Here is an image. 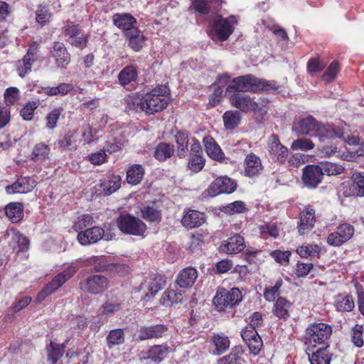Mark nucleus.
<instances>
[{
    "instance_id": "obj_1",
    "label": "nucleus",
    "mask_w": 364,
    "mask_h": 364,
    "mask_svg": "<svg viewBox=\"0 0 364 364\" xmlns=\"http://www.w3.org/2000/svg\"><path fill=\"white\" fill-rule=\"evenodd\" d=\"M168 89L161 85L143 95L144 112L151 114L164 109L168 103Z\"/></svg>"
},
{
    "instance_id": "obj_2",
    "label": "nucleus",
    "mask_w": 364,
    "mask_h": 364,
    "mask_svg": "<svg viewBox=\"0 0 364 364\" xmlns=\"http://www.w3.org/2000/svg\"><path fill=\"white\" fill-rule=\"evenodd\" d=\"M242 293L238 288H232L228 291L225 289H219L214 296L213 303L219 311H223L226 308H232L242 301Z\"/></svg>"
},
{
    "instance_id": "obj_3",
    "label": "nucleus",
    "mask_w": 364,
    "mask_h": 364,
    "mask_svg": "<svg viewBox=\"0 0 364 364\" xmlns=\"http://www.w3.org/2000/svg\"><path fill=\"white\" fill-rule=\"evenodd\" d=\"M116 223L119 229L125 234L142 236L146 230V225L142 220L129 213H121Z\"/></svg>"
},
{
    "instance_id": "obj_4",
    "label": "nucleus",
    "mask_w": 364,
    "mask_h": 364,
    "mask_svg": "<svg viewBox=\"0 0 364 364\" xmlns=\"http://www.w3.org/2000/svg\"><path fill=\"white\" fill-rule=\"evenodd\" d=\"M62 32L65 41L71 46L78 48H83L87 46V36L80 24L68 21L62 28Z\"/></svg>"
},
{
    "instance_id": "obj_5",
    "label": "nucleus",
    "mask_w": 364,
    "mask_h": 364,
    "mask_svg": "<svg viewBox=\"0 0 364 364\" xmlns=\"http://www.w3.org/2000/svg\"><path fill=\"white\" fill-rule=\"evenodd\" d=\"M77 272V268L75 266H69L65 269L62 272L58 274L51 282L48 283L43 289L38 293L37 296V301L38 303L43 301L48 295L54 293L63 284L70 279Z\"/></svg>"
},
{
    "instance_id": "obj_6",
    "label": "nucleus",
    "mask_w": 364,
    "mask_h": 364,
    "mask_svg": "<svg viewBox=\"0 0 364 364\" xmlns=\"http://www.w3.org/2000/svg\"><path fill=\"white\" fill-rule=\"evenodd\" d=\"M259 78L247 74L239 76L232 79L231 83L228 85L225 90V94H230L232 92H258Z\"/></svg>"
},
{
    "instance_id": "obj_7",
    "label": "nucleus",
    "mask_w": 364,
    "mask_h": 364,
    "mask_svg": "<svg viewBox=\"0 0 364 364\" xmlns=\"http://www.w3.org/2000/svg\"><path fill=\"white\" fill-rule=\"evenodd\" d=\"M331 333V326L324 323H314L306 328L304 338L309 343H324Z\"/></svg>"
},
{
    "instance_id": "obj_8",
    "label": "nucleus",
    "mask_w": 364,
    "mask_h": 364,
    "mask_svg": "<svg viewBox=\"0 0 364 364\" xmlns=\"http://www.w3.org/2000/svg\"><path fill=\"white\" fill-rule=\"evenodd\" d=\"M227 95L229 96L230 105L242 112H253L256 113L262 109L250 95L244 92H232V93Z\"/></svg>"
},
{
    "instance_id": "obj_9",
    "label": "nucleus",
    "mask_w": 364,
    "mask_h": 364,
    "mask_svg": "<svg viewBox=\"0 0 364 364\" xmlns=\"http://www.w3.org/2000/svg\"><path fill=\"white\" fill-rule=\"evenodd\" d=\"M236 23L235 16H230L228 18L217 16L213 20L212 27L217 38L221 41H225L232 33L234 25Z\"/></svg>"
},
{
    "instance_id": "obj_10",
    "label": "nucleus",
    "mask_w": 364,
    "mask_h": 364,
    "mask_svg": "<svg viewBox=\"0 0 364 364\" xmlns=\"http://www.w3.org/2000/svg\"><path fill=\"white\" fill-rule=\"evenodd\" d=\"M237 188V183L227 176L217 178L210 183L207 193L209 196L214 197L222 193H232Z\"/></svg>"
},
{
    "instance_id": "obj_11",
    "label": "nucleus",
    "mask_w": 364,
    "mask_h": 364,
    "mask_svg": "<svg viewBox=\"0 0 364 364\" xmlns=\"http://www.w3.org/2000/svg\"><path fill=\"white\" fill-rule=\"evenodd\" d=\"M80 289L92 294H98L105 291L109 286L107 278L102 275H92L80 284Z\"/></svg>"
},
{
    "instance_id": "obj_12",
    "label": "nucleus",
    "mask_w": 364,
    "mask_h": 364,
    "mask_svg": "<svg viewBox=\"0 0 364 364\" xmlns=\"http://www.w3.org/2000/svg\"><path fill=\"white\" fill-rule=\"evenodd\" d=\"M354 234V228L347 223L341 224L336 228V231L331 233L327 237L329 245L339 247L349 240Z\"/></svg>"
},
{
    "instance_id": "obj_13",
    "label": "nucleus",
    "mask_w": 364,
    "mask_h": 364,
    "mask_svg": "<svg viewBox=\"0 0 364 364\" xmlns=\"http://www.w3.org/2000/svg\"><path fill=\"white\" fill-rule=\"evenodd\" d=\"M268 152L272 160L279 164H284L288 156V149L282 145L276 134H272L269 139Z\"/></svg>"
},
{
    "instance_id": "obj_14",
    "label": "nucleus",
    "mask_w": 364,
    "mask_h": 364,
    "mask_svg": "<svg viewBox=\"0 0 364 364\" xmlns=\"http://www.w3.org/2000/svg\"><path fill=\"white\" fill-rule=\"evenodd\" d=\"M57 68L65 69L70 63L71 56L63 43L55 41L50 51Z\"/></svg>"
},
{
    "instance_id": "obj_15",
    "label": "nucleus",
    "mask_w": 364,
    "mask_h": 364,
    "mask_svg": "<svg viewBox=\"0 0 364 364\" xmlns=\"http://www.w3.org/2000/svg\"><path fill=\"white\" fill-rule=\"evenodd\" d=\"M170 351L171 347L166 343L154 345L147 350L141 352V359L159 363L168 355Z\"/></svg>"
},
{
    "instance_id": "obj_16",
    "label": "nucleus",
    "mask_w": 364,
    "mask_h": 364,
    "mask_svg": "<svg viewBox=\"0 0 364 364\" xmlns=\"http://www.w3.org/2000/svg\"><path fill=\"white\" fill-rule=\"evenodd\" d=\"M317 123L318 121L312 116L299 118L294 121L292 131L297 136L309 135L311 137Z\"/></svg>"
},
{
    "instance_id": "obj_17",
    "label": "nucleus",
    "mask_w": 364,
    "mask_h": 364,
    "mask_svg": "<svg viewBox=\"0 0 364 364\" xmlns=\"http://www.w3.org/2000/svg\"><path fill=\"white\" fill-rule=\"evenodd\" d=\"M322 179V172L318 166H306L303 169L302 181L306 186L314 188Z\"/></svg>"
},
{
    "instance_id": "obj_18",
    "label": "nucleus",
    "mask_w": 364,
    "mask_h": 364,
    "mask_svg": "<svg viewBox=\"0 0 364 364\" xmlns=\"http://www.w3.org/2000/svg\"><path fill=\"white\" fill-rule=\"evenodd\" d=\"M341 136V132L339 129L331 124H323L318 122L311 137L318 138L320 141H325L326 139Z\"/></svg>"
},
{
    "instance_id": "obj_19",
    "label": "nucleus",
    "mask_w": 364,
    "mask_h": 364,
    "mask_svg": "<svg viewBox=\"0 0 364 364\" xmlns=\"http://www.w3.org/2000/svg\"><path fill=\"white\" fill-rule=\"evenodd\" d=\"M138 77L137 67L133 65L124 67L118 75L119 83L127 90L134 87Z\"/></svg>"
},
{
    "instance_id": "obj_20",
    "label": "nucleus",
    "mask_w": 364,
    "mask_h": 364,
    "mask_svg": "<svg viewBox=\"0 0 364 364\" xmlns=\"http://www.w3.org/2000/svg\"><path fill=\"white\" fill-rule=\"evenodd\" d=\"M105 230L98 226H95L80 231L77 235V240L81 245L94 244L103 238Z\"/></svg>"
},
{
    "instance_id": "obj_21",
    "label": "nucleus",
    "mask_w": 364,
    "mask_h": 364,
    "mask_svg": "<svg viewBox=\"0 0 364 364\" xmlns=\"http://www.w3.org/2000/svg\"><path fill=\"white\" fill-rule=\"evenodd\" d=\"M168 331V327L164 324L141 326L139 328L138 338L140 341L162 338Z\"/></svg>"
},
{
    "instance_id": "obj_22",
    "label": "nucleus",
    "mask_w": 364,
    "mask_h": 364,
    "mask_svg": "<svg viewBox=\"0 0 364 364\" xmlns=\"http://www.w3.org/2000/svg\"><path fill=\"white\" fill-rule=\"evenodd\" d=\"M36 186V181L31 177H21L11 185L6 187L8 193H23L31 192Z\"/></svg>"
},
{
    "instance_id": "obj_23",
    "label": "nucleus",
    "mask_w": 364,
    "mask_h": 364,
    "mask_svg": "<svg viewBox=\"0 0 364 364\" xmlns=\"http://www.w3.org/2000/svg\"><path fill=\"white\" fill-rule=\"evenodd\" d=\"M316 222L315 210L311 206H307L301 213L300 223L297 227L300 235H304L310 231Z\"/></svg>"
},
{
    "instance_id": "obj_24",
    "label": "nucleus",
    "mask_w": 364,
    "mask_h": 364,
    "mask_svg": "<svg viewBox=\"0 0 364 364\" xmlns=\"http://www.w3.org/2000/svg\"><path fill=\"white\" fill-rule=\"evenodd\" d=\"M245 240L240 235H235L228 238L225 243L220 245L221 251L228 254H237L244 250Z\"/></svg>"
},
{
    "instance_id": "obj_25",
    "label": "nucleus",
    "mask_w": 364,
    "mask_h": 364,
    "mask_svg": "<svg viewBox=\"0 0 364 364\" xmlns=\"http://www.w3.org/2000/svg\"><path fill=\"white\" fill-rule=\"evenodd\" d=\"M198 276V272L195 268L186 267L178 273L176 282L181 288H191L194 284Z\"/></svg>"
},
{
    "instance_id": "obj_26",
    "label": "nucleus",
    "mask_w": 364,
    "mask_h": 364,
    "mask_svg": "<svg viewBox=\"0 0 364 364\" xmlns=\"http://www.w3.org/2000/svg\"><path fill=\"white\" fill-rule=\"evenodd\" d=\"M124 36L128 41L129 46L136 52L139 51L143 48L146 40L143 33L137 27L127 31Z\"/></svg>"
},
{
    "instance_id": "obj_27",
    "label": "nucleus",
    "mask_w": 364,
    "mask_h": 364,
    "mask_svg": "<svg viewBox=\"0 0 364 364\" xmlns=\"http://www.w3.org/2000/svg\"><path fill=\"white\" fill-rule=\"evenodd\" d=\"M262 169L263 166L259 157L253 153L247 155L245 160V172L246 176L253 177L259 174Z\"/></svg>"
},
{
    "instance_id": "obj_28",
    "label": "nucleus",
    "mask_w": 364,
    "mask_h": 364,
    "mask_svg": "<svg viewBox=\"0 0 364 364\" xmlns=\"http://www.w3.org/2000/svg\"><path fill=\"white\" fill-rule=\"evenodd\" d=\"M114 24L122 29L124 32V35L127 31L136 27V19L129 14H115L113 16Z\"/></svg>"
},
{
    "instance_id": "obj_29",
    "label": "nucleus",
    "mask_w": 364,
    "mask_h": 364,
    "mask_svg": "<svg viewBox=\"0 0 364 364\" xmlns=\"http://www.w3.org/2000/svg\"><path fill=\"white\" fill-rule=\"evenodd\" d=\"M205 222V215L203 213L191 210H189L182 218V225L189 229L200 226Z\"/></svg>"
},
{
    "instance_id": "obj_30",
    "label": "nucleus",
    "mask_w": 364,
    "mask_h": 364,
    "mask_svg": "<svg viewBox=\"0 0 364 364\" xmlns=\"http://www.w3.org/2000/svg\"><path fill=\"white\" fill-rule=\"evenodd\" d=\"M222 0H191V7L200 14H208L212 9L216 10Z\"/></svg>"
},
{
    "instance_id": "obj_31",
    "label": "nucleus",
    "mask_w": 364,
    "mask_h": 364,
    "mask_svg": "<svg viewBox=\"0 0 364 364\" xmlns=\"http://www.w3.org/2000/svg\"><path fill=\"white\" fill-rule=\"evenodd\" d=\"M334 306L339 312H350L355 307V303L351 295L338 294L335 298Z\"/></svg>"
},
{
    "instance_id": "obj_32",
    "label": "nucleus",
    "mask_w": 364,
    "mask_h": 364,
    "mask_svg": "<svg viewBox=\"0 0 364 364\" xmlns=\"http://www.w3.org/2000/svg\"><path fill=\"white\" fill-rule=\"evenodd\" d=\"M207 154L214 160L221 161L224 159V154L220 147L211 136L203 139Z\"/></svg>"
},
{
    "instance_id": "obj_33",
    "label": "nucleus",
    "mask_w": 364,
    "mask_h": 364,
    "mask_svg": "<svg viewBox=\"0 0 364 364\" xmlns=\"http://www.w3.org/2000/svg\"><path fill=\"white\" fill-rule=\"evenodd\" d=\"M126 105L125 111L129 112L131 111H144V103L143 95L139 93L129 95L124 98Z\"/></svg>"
},
{
    "instance_id": "obj_34",
    "label": "nucleus",
    "mask_w": 364,
    "mask_h": 364,
    "mask_svg": "<svg viewBox=\"0 0 364 364\" xmlns=\"http://www.w3.org/2000/svg\"><path fill=\"white\" fill-rule=\"evenodd\" d=\"M211 343L215 346L213 354L220 355L230 348V340L224 333L215 334L211 338Z\"/></svg>"
},
{
    "instance_id": "obj_35",
    "label": "nucleus",
    "mask_w": 364,
    "mask_h": 364,
    "mask_svg": "<svg viewBox=\"0 0 364 364\" xmlns=\"http://www.w3.org/2000/svg\"><path fill=\"white\" fill-rule=\"evenodd\" d=\"M6 216L13 223L21 221L23 218V207L21 203H11L5 208Z\"/></svg>"
},
{
    "instance_id": "obj_36",
    "label": "nucleus",
    "mask_w": 364,
    "mask_h": 364,
    "mask_svg": "<svg viewBox=\"0 0 364 364\" xmlns=\"http://www.w3.org/2000/svg\"><path fill=\"white\" fill-rule=\"evenodd\" d=\"M100 186L102 188V193L104 195H110L120 188L121 178L117 175L109 176L107 178L104 179L101 183Z\"/></svg>"
},
{
    "instance_id": "obj_37",
    "label": "nucleus",
    "mask_w": 364,
    "mask_h": 364,
    "mask_svg": "<svg viewBox=\"0 0 364 364\" xmlns=\"http://www.w3.org/2000/svg\"><path fill=\"white\" fill-rule=\"evenodd\" d=\"M328 348L329 346H326L324 348H318L311 356L309 355L311 364H330L331 355Z\"/></svg>"
},
{
    "instance_id": "obj_38",
    "label": "nucleus",
    "mask_w": 364,
    "mask_h": 364,
    "mask_svg": "<svg viewBox=\"0 0 364 364\" xmlns=\"http://www.w3.org/2000/svg\"><path fill=\"white\" fill-rule=\"evenodd\" d=\"M175 152V146L172 144L160 142L156 147L154 151L155 158L164 161L168 158L171 157Z\"/></svg>"
},
{
    "instance_id": "obj_39",
    "label": "nucleus",
    "mask_w": 364,
    "mask_h": 364,
    "mask_svg": "<svg viewBox=\"0 0 364 364\" xmlns=\"http://www.w3.org/2000/svg\"><path fill=\"white\" fill-rule=\"evenodd\" d=\"M149 279L148 289L149 292L146 294V297L154 296L166 284V277L164 275H153Z\"/></svg>"
},
{
    "instance_id": "obj_40",
    "label": "nucleus",
    "mask_w": 364,
    "mask_h": 364,
    "mask_svg": "<svg viewBox=\"0 0 364 364\" xmlns=\"http://www.w3.org/2000/svg\"><path fill=\"white\" fill-rule=\"evenodd\" d=\"M175 139L177 144L178 156L179 158H184L188 151V133L187 132L178 131L175 135Z\"/></svg>"
},
{
    "instance_id": "obj_41",
    "label": "nucleus",
    "mask_w": 364,
    "mask_h": 364,
    "mask_svg": "<svg viewBox=\"0 0 364 364\" xmlns=\"http://www.w3.org/2000/svg\"><path fill=\"white\" fill-rule=\"evenodd\" d=\"M224 126L227 129L232 130L238 127L241 121V114L237 110L226 111L223 116Z\"/></svg>"
},
{
    "instance_id": "obj_42",
    "label": "nucleus",
    "mask_w": 364,
    "mask_h": 364,
    "mask_svg": "<svg viewBox=\"0 0 364 364\" xmlns=\"http://www.w3.org/2000/svg\"><path fill=\"white\" fill-rule=\"evenodd\" d=\"M291 303L283 297H279L274 306L273 313L279 318L286 319L289 316Z\"/></svg>"
},
{
    "instance_id": "obj_43",
    "label": "nucleus",
    "mask_w": 364,
    "mask_h": 364,
    "mask_svg": "<svg viewBox=\"0 0 364 364\" xmlns=\"http://www.w3.org/2000/svg\"><path fill=\"white\" fill-rule=\"evenodd\" d=\"M10 231L13 235L12 241L16 244L14 249L17 252L27 251L30 245L29 240L16 229L12 228Z\"/></svg>"
},
{
    "instance_id": "obj_44",
    "label": "nucleus",
    "mask_w": 364,
    "mask_h": 364,
    "mask_svg": "<svg viewBox=\"0 0 364 364\" xmlns=\"http://www.w3.org/2000/svg\"><path fill=\"white\" fill-rule=\"evenodd\" d=\"M91 264L94 265V270L97 272H104L106 270H112V267L117 272L124 268L121 264H108L105 258L99 257H93L90 259Z\"/></svg>"
},
{
    "instance_id": "obj_45",
    "label": "nucleus",
    "mask_w": 364,
    "mask_h": 364,
    "mask_svg": "<svg viewBox=\"0 0 364 364\" xmlns=\"http://www.w3.org/2000/svg\"><path fill=\"white\" fill-rule=\"evenodd\" d=\"M144 175V168L139 164L132 166L127 172V181L129 184L136 185L141 182Z\"/></svg>"
},
{
    "instance_id": "obj_46",
    "label": "nucleus",
    "mask_w": 364,
    "mask_h": 364,
    "mask_svg": "<svg viewBox=\"0 0 364 364\" xmlns=\"http://www.w3.org/2000/svg\"><path fill=\"white\" fill-rule=\"evenodd\" d=\"M50 148L44 143H38L34 146L31 159L34 161H45L48 159Z\"/></svg>"
},
{
    "instance_id": "obj_47",
    "label": "nucleus",
    "mask_w": 364,
    "mask_h": 364,
    "mask_svg": "<svg viewBox=\"0 0 364 364\" xmlns=\"http://www.w3.org/2000/svg\"><path fill=\"white\" fill-rule=\"evenodd\" d=\"M240 348L235 347L231 352L218 360L217 364H242L243 359L240 356Z\"/></svg>"
},
{
    "instance_id": "obj_48",
    "label": "nucleus",
    "mask_w": 364,
    "mask_h": 364,
    "mask_svg": "<svg viewBox=\"0 0 364 364\" xmlns=\"http://www.w3.org/2000/svg\"><path fill=\"white\" fill-rule=\"evenodd\" d=\"M318 166L321 168L322 176L324 174L328 176L339 175L344 171V168L341 165L328 161L321 162Z\"/></svg>"
},
{
    "instance_id": "obj_49",
    "label": "nucleus",
    "mask_w": 364,
    "mask_h": 364,
    "mask_svg": "<svg viewBox=\"0 0 364 364\" xmlns=\"http://www.w3.org/2000/svg\"><path fill=\"white\" fill-rule=\"evenodd\" d=\"M64 353L63 345H59L51 342L50 348H48V361L50 364H56Z\"/></svg>"
},
{
    "instance_id": "obj_50",
    "label": "nucleus",
    "mask_w": 364,
    "mask_h": 364,
    "mask_svg": "<svg viewBox=\"0 0 364 364\" xmlns=\"http://www.w3.org/2000/svg\"><path fill=\"white\" fill-rule=\"evenodd\" d=\"M36 58H30L23 56L21 60L16 63V70L21 77H24L26 75L31 71L33 64Z\"/></svg>"
},
{
    "instance_id": "obj_51",
    "label": "nucleus",
    "mask_w": 364,
    "mask_h": 364,
    "mask_svg": "<svg viewBox=\"0 0 364 364\" xmlns=\"http://www.w3.org/2000/svg\"><path fill=\"white\" fill-rule=\"evenodd\" d=\"M109 348L121 345L124 342V333L122 329L117 328L109 331L106 338Z\"/></svg>"
},
{
    "instance_id": "obj_52",
    "label": "nucleus",
    "mask_w": 364,
    "mask_h": 364,
    "mask_svg": "<svg viewBox=\"0 0 364 364\" xmlns=\"http://www.w3.org/2000/svg\"><path fill=\"white\" fill-rule=\"evenodd\" d=\"M164 305H171L174 304L181 303L183 300V294L181 291L169 290L166 291L162 295Z\"/></svg>"
},
{
    "instance_id": "obj_53",
    "label": "nucleus",
    "mask_w": 364,
    "mask_h": 364,
    "mask_svg": "<svg viewBox=\"0 0 364 364\" xmlns=\"http://www.w3.org/2000/svg\"><path fill=\"white\" fill-rule=\"evenodd\" d=\"M321 248L317 245H302L296 249V252L301 257H318Z\"/></svg>"
},
{
    "instance_id": "obj_54",
    "label": "nucleus",
    "mask_w": 364,
    "mask_h": 364,
    "mask_svg": "<svg viewBox=\"0 0 364 364\" xmlns=\"http://www.w3.org/2000/svg\"><path fill=\"white\" fill-rule=\"evenodd\" d=\"M141 214L144 219L151 222L159 223L161 220V213L159 210L151 206H145L141 209Z\"/></svg>"
},
{
    "instance_id": "obj_55",
    "label": "nucleus",
    "mask_w": 364,
    "mask_h": 364,
    "mask_svg": "<svg viewBox=\"0 0 364 364\" xmlns=\"http://www.w3.org/2000/svg\"><path fill=\"white\" fill-rule=\"evenodd\" d=\"M121 309V302L117 300H107L102 307V314L106 316H111Z\"/></svg>"
},
{
    "instance_id": "obj_56",
    "label": "nucleus",
    "mask_w": 364,
    "mask_h": 364,
    "mask_svg": "<svg viewBox=\"0 0 364 364\" xmlns=\"http://www.w3.org/2000/svg\"><path fill=\"white\" fill-rule=\"evenodd\" d=\"M63 112V109L62 107H56L47 114L46 117L47 129H53L56 127Z\"/></svg>"
},
{
    "instance_id": "obj_57",
    "label": "nucleus",
    "mask_w": 364,
    "mask_h": 364,
    "mask_svg": "<svg viewBox=\"0 0 364 364\" xmlns=\"http://www.w3.org/2000/svg\"><path fill=\"white\" fill-rule=\"evenodd\" d=\"M205 160L200 155L190 156L188 159V167L193 172L198 173L203 169L205 166Z\"/></svg>"
},
{
    "instance_id": "obj_58",
    "label": "nucleus",
    "mask_w": 364,
    "mask_h": 364,
    "mask_svg": "<svg viewBox=\"0 0 364 364\" xmlns=\"http://www.w3.org/2000/svg\"><path fill=\"white\" fill-rule=\"evenodd\" d=\"M245 205L242 201L237 200L221 208V211L232 215L235 213H243L245 210Z\"/></svg>"
},
{
    "instance_id": "obj_59",
    "label": "nucleus",
    "mask_w": 364,
    "mask_h": 364,
    "mask_svg": "<svg viewBox=\"0 0 364 364\" xmlns=\"http://www.w3.org/2000/svg\"><path fill=\"white\" fill-rule=\"evenodd\" d=\"M76 131H69L64 136L58 141V145L60 148L75 149L77 147L76 141L73 139L76 134Z\"/></svg>"
},
{
    "instance_id": "obj_60",
    "label": "nucleus",
    "mask_w": 364,
    "mask_h": 364,
    "mask_svg": "<svg viewBox=\"0 0 364 364\" xmlns=\"http://www.w3.org/2000/svg\"><path fill=\"white\" fill-rule=\"evenodd\" d=\"M283 284L282 279H279L274 286L266 288L264 291V297L268 301H272L275 299V296L279 294V289Z\"/></svg>"
},
{
    "instance_id": "obj_61",
    "label": "nucleus",
    "mask_w": 364,
    "mask_h": 364,
    "mask_svg": "<svg viewBox=\"0 0 364 364\" xmlns=\"http://www.w3.org/2000/svg\"><path fill=\"white\" fill-rule=\"evenodd\" d=\"M314 147V143L306 138L296 139L291 144V149L294 150L309 151L312 149Z\"/></svg>"
},
{
    "instance_id": "obj_62",
    "label": "nucleus",
    "mask_w": 364,
    "mask_h": 364,
    "mask_svg": "<svg viewBox=\"0 0 364 364\" xmlns=\"http://www.w3.org/2000/svg\"><path fill=\"white\" fill-rule=\"evenodd\" d=\"M36 20L41 26H44L50 18L49 9L46 6L39 5L36 11Z\"/></svg>"
},
{
    "instance_id": "obj_63",
    "label": "nucleus",
    "mask_w": 364,
    "mask_h": 364,
    "mask_svg": "<svg viewBox=\"0 0 364 364\" xmlns=\"http://www.w3.org/2000/svg\"><path fill=\"white\" fill-rule=\"evenodd\" d=\"M339 71V65L338 63L336 61L332 62L330 65L328 67L326 72L323 73L322 76L323 80H324L326 82H332L337 73Z\"/></svg>"
},
{
    "instance_id": "obj_64",
    "label": "nucleus",
    "mask_w": 364,
    "mask_h": 364,
    "mask_svg": "<svg viewBox=\"0 0 364 364\" xmlns=\"http://www.w3.org/2000/svg\"><path fill=\"white\" fill-rule=\"evenodd\" d=\"M352 180L357 186L358 196L364 197V172L353 173Z\"/></svg>"
}]
</instances>
